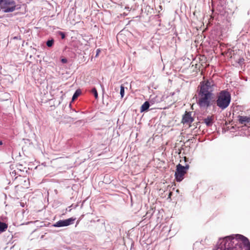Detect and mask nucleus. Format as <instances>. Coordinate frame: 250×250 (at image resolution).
Segmentation results:
<instances>
[{"mask_svg": "<svg viewBox=\"0 0 250 250\" xmlns=\"http://www.w3.org/2000/svg\"><path fill=\"white\" fill-rule=\"evenodd\" d=\"M215 85L212 80H204L198 86L196 102L201 108L206 109L212 104Z\"/></svg>", "mask_w": 250, "mask_h": 250, "instance_id": "f257e3e1", "label": "nucleus"}, {"mask_svg": "<svg viewBox=\"0 0 250 250\" xmlns=\"http://www.w3.org/2000/svg\"><path fill=\"white\" fill-rule=\"evenodd\" d=\"M237 238L231 236L224 238L221 242L220 250H242V246L246 248L245 250H250V242L249 239L242 235H237Z\"/></svg>", "mask_w": 250, "mask_h": 250, "instance_id": "f03ea898", "label": "nucleus"}, {"mask_svg": "<svg viewBox=\"0 0 250 250\" xmlns=\"http://www.w3.org/2000/svg\"><path fill=\"white\" fill-rule=\"evenodd\" d=\"M231 100L230 93L227 90H222L220 92L216 101V104L222 110H224L228 107Z\"/></svg>", "mask_w": 250, "mask_h": 250, "instance_id": "7ed1b4c3", "label": "nucleus"}, {"mask_svg": "<svg viewBox=\"0 0 250 250\" xmlns=\"http://www.w3.org/2000/svg\"><path fill=\"white\" fill-rule=\"evenodd\" d=\"M0 7L5 13L12 12L17 8L16 2L14 0H0Z\"/></svg>", "mask_w": 250, "mask_h": 250, "instance_id": "20e7f679", "label": "nucleus"}, {"mask_svg": "<svg viewBox=\"0 0 250 250\" xmlns=\"http://www.w3.org/2000/svg\"><path fill=\"white\" fill-rule=\"evenodd\" d=\"M189 165H186L185 166H182L179 164L176 166V171L175 173V179L177 182H181L184 178L185 175L187 173L189 168Z\"/></svg>", "mask_w": 250, "mask_h": 250, "instance_id": "39448f33", "label": "nucleus"}, {"mask_svg": "<svg viewBox=\"0 0 250 250\" xmlns=\"http://www.w3.org/2000/svg\"><path fill=\"white\" fill-rule=\"evenodd\" d=\"M75 219L76 218L72 217L65 220H60L57 222L54 225V226L56 227L68 226L71 224H73L74 221L75 220Z\"/></svg>", "mask_w": 250, "mask_h": 250, "instance_id": "423d86ee", "label": "nucleus"}, {"mask_svg": "<svg viewBox=\"0 0 250 250\" xmlns=\"http://www.w3.org/2000/svg\"><path fill=\"white\" fill-rule=\"evenodd\" d=\"M193 121V119L191 117L190 112L186 111L185 114L183 115L182 123L184 124H190Z\"/></svg>", "mask_w": 250, "mask_h": 250, "instance_id": "0eeeda50", "label": "nucleus"}, {"mask_svg": "<svg viewBox=\"0 0 250 250\" xmlns=\"http://www.w3.org/2000/svg\"><path fill=\"white\" fill-rule=\"evenodd\" d=\"M239 123L246 125L247 124L250 123V117L246 116L239 115L237 117Z\"/></svg>", "mask_w": 250, "mask_h": 250, "instance_id": "6e6552de", "label": "nucleus"}, {"mask_svg": "<svg viewBox=\"0 0 250 250\" xmlns=\"http://www.w3.org/2000/svg\"><path fill=\"white\" fill-rule=\"evenodd\" d=\"M213 120L214 117L213 116H208L207 118H205L203 120L204 122L207 126H210L212 125Z\"/></svg>", "mask_w": 250, "mask_h": 250, "instance_id": "1a4fd4ad", "label": "nucleus"}, {"mask_svg": "<svg viewBox=\"0 0 250 250\" xmlns=\"http://www.w3.org/2000/svg\"><path fill=\"white\" fill-rule=\"evenodd\" d=\"M149 107V103L148 102H145L141 107V112L146 111Z\"/></svg>", "mask_w": 250, "mask_h": 250, "instance_id": "9d476101", "label": "nucleus"}, {"mask_svg": "<svg viewBox=\"0 0 250 250\" xmlns=\"http://www.w3.org/2000/svg\"><path fill=\"white\" fill-rule=\"evenodd\" d=\"M8 228V225L5 223L0 222V231H4Z\"/></svg>", "mask_w": 250, "mask_h": 250, "instance_id": "9b49d317", "label": "nucleus"}, {"mask_svg": "<svg viewBox=\"0 0 250 250\" xmlns=\"http://www.w3.org/2000/svg\"><path fill=\"white\" fill-rule=\"evenodd\" d=\"M91 93L94 94L95 99L98 98V92H97V91L96 88L94 87L92 89Z\"/></svg>", "mask_w": 250, "mask_h": 250, "instance_id": "f8f14e48", "label": "nucleus"}, {"mask_svg": "<svg viewBox=\"0 0 250 250\" xmlns=\"http://www.w3.org/2000/svg\"><path fill=\"white\" fill-rule=\"evenodd\" d=\"M125 94V87L123 85H121L120 88V94L121 98H123Z\"/></svg>", "mask_w": 250, "mask_h": 250, "instance_id": "ddd939ff", "label": "nucleus"}, {"mask_svg": "<svg viewBox=\"0 0 250 250\" xmlns=\"http://www.w3.org/2000/svg\"><path fill=\"white\" fill-rule=\"evenodd\" d=\"M54 40L52 39L51 40H48L47 42H46V45L48 47H51L53 44H54Z\"/></svg>", "mask_w": 250, "mask_h": 250, "instance_id": "4468645a", "label": "nucleus"}, {"mask_svg": "<svg viewBox=\"0 0 250 250\" xmlns=\"http://www.w3.org/2000/svg\"><path fill=\"white\" fill-rule=\"evenodd\" d=\"M80 92L78 90H77L75 93L74 94L73 96V97H72V100H74L75 99H76V98H77V97L79 96V95L80 94Z\"/></svg>", "mask_w": 250, "mask_h": 250, "instance_id": "2eb2a0df", "label": "nucleus"}, {"mask_svg": "<svg viewBox=\"0 0 250 250\" xmlns=\"http://www.w3.org/2000/svg\"><path fill=\"white\" fill-rule=\"evenodd\" d=\"M59 34L61 36V38H62V39H63L65 38V34L63 32H59Z\"/></svg>", "mask_w": 250, "mask_h": 250, "instance_id": "dca6fc26", "label": "nucleus"}, {"mask_svg": "<svg viewBox=\"0 0 250 250\" xmlns=\"http://www.w3.org/2000/svg\"><path fill=\"white\" fill-rule=\"evenodd\" d=\"M61 61L63 63H66L67 62V60L66 59H64H64H62L61 60Z\"/></svg>", "mask_w": 250, "mask_h": 250, "instance_id": "f3484780", "label": "nucleus"}, {"mask_svg": "<svg viewBox=\"0 0 250 250\" xmlns=\"http://www.w3.org/2000/svg\"><path fill=\"white\" fill-rule=\"evenodd\" d=\"M20 204H21V206L22 207H24V203H22V202H21L20 203Z\"/></svg>", "mask_w": 250, "mask_h": 250, "instance_id": "a211bd4d", "label": "nucleus"}, {"mask_svg": "<svg viewBox=\"0 0 250 250\" xmlns=\"http://www.w3.org/2000/svg\"><path fill=\"white\" fill-rule=\"evenodd\" d=\"M184 161H185V162H187V158H186V157H184Z\"/></svg>", "mask_w": 250, "mask_h": 250, "instance_id": "6ab92c4d", "label": "nucleus"}, {"mask_svg": "<svg viewBox=\"0 0 250 250\" xmlns=\"http://www.w3.org/2000/svg\"><path fill=\"white\" fill-rule=\"evenodd\" d=\"M99 51H100V50H99V49H98V50H97V53L96 56L98 55V54L99 53Z\"/></svg>", "mask_w": 250, "mask_h": 250, "instance_id": "aec40b11", "label": "nucleus"}, {"mask_svg": "<svg viewBox=\"0 0 250 250\" xmlns=\"http://www.w3.org/2000/svg\"><path fill=\"white\" fill-rule=\"evenodd\" d=\"M2 144V142L1 141H0V145H1Z\"/></svg>", "mask_w": 250, "mask_h": 250, "instance_id": "412c9836", "label": "nucleus"}]
</instances>
